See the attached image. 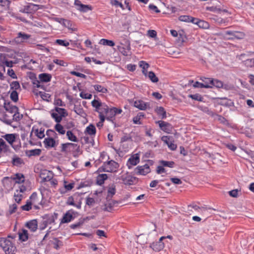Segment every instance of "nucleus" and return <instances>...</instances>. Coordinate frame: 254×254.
I'll return each mask as SVG.
<instances>
[{
    "label": "nucleus",
    "instance_id": "nucleus-1",
    "mask_svg": "<svg viewBox=\"0 0 254 254\" xmlns=\"http://www.w3.org/2000/svg\"><path fill=\"white\" fill-rule=\"evenodd\" d=\"M117 49L125 56H130L131 54L130 41L127 39H124L120 45L117 46Z\"/></svg>",
    "mask_w": 254,
    "mask_h": 254
},
{
    "label": "nucleus",
    "instance_id": "nucleus-2",
    "mask_svg": "<svg viewBox=\"0 0 254 254\" xmlns=\"http://www.w3.org/2000/svg\"><path fill=\"white\" fill-rule=\"evenodd\" d=\"M105 165V170L104 171L106 172H116L119 167V164L114 160H110L106 162H104Z\"/></svg>",
    "mask_w": 254,
    "mask_h": 254
},
{
    "label": "nucleus",
    "instance_id": "nucleus-3",
    "mask_svg": "<svg viewBox=\"0 0 254 254\" xmlns=\"http://www.w3.org/2000/svg\"><path fill=\"white\" fill-rule=\"evenodd\" d=\"M40 8V5L31 3L24 6L23 8L20 10V12L26 13H33L36 12Z\"/></svg>",
    "mask_w": 254,
    "mask_h": 254
},
{
    "label": "nucleus",
    "instance_id": "nucleus-4",
    "mask_svg": "<svg viewBox=\"0 0 254 254\" xmlns=\"http://www.w3.org/2000/svg\"><path fill=\"white\" fill-rule=\"evenodd\" d=\"M120 180L126 185H131L137 182L136 177H132L127 174L122 175L120 177Z\"/></svg>",
    "mask_w": 254,
    "mask_h": 254
},
{
    "label": "nucleus",
    "instance_id": "nucleus-5",
    "mask_svg": "<svg viewBox=\"0 0 254 254\" xmlns=\"http://www.w3.org/2000/svg\"><path fill=\"white\" fill-rule=\"evenodd\" d=\"M156 123L159 125L160 128L163 131L168 133L172 132L173 127L170 124L163 121H156Z\"/></svg>",
    "mask_w": 254,
    "mask_h": 254
},
{
    "label": "nucleus",
    "instance_id": "nucleus-6",
    "mask_svg": "<svg viewBox=\"0 0 254 254\" xmlns=\"http://www.w3.org/2000/svg\"><path fill=\"white\" fill-rule=\"evenodd\" d=\"M31 37V35L25 33L20 32L15 38L14 41L17 44H21L27 41Z\"/></svg>",
    "mask_w": 254,
    "mask_h": 254
},
{
    "label": "nucleus",
    "instance_id": "nucleus-7",
    "mask_svg": "<svg viewBox=\"0 0 254 254\" xmlns=\"http://www.w3.org/2000/svg\"><path fill=\"white\" fill-rule=\"evenodd\" d=\"M134 172L137 175H145L150 172L149 166L147 164H145L143 166H140L137 167Z\"/></svg>",
    "mask_w": 254,
    "mask_h": 254
},
{
    "label": "nucleus",
    "instance_id": "nucleus-8",
    "mask_svg": "<svg viewBox=\"0 0 254 254\" xmlns=\"http://www.w3.org/2000/svg\"><path fill=\"white\" fill-rule=\"evenodd\" d=\"M165 239V237H161L159 241L156 243H153L150 246L154 251L158 252L162 250L164 247V244L162 240Z\"/></svg>",
    "mask_w": 254,
    "mask_h": 254
},
{
    "label": "nucleus",
    "instance_id": "nucleus-9",
    "mask_svg": "<svg viewBox=\"0 0 254 254\" xmlns=\"http://www.w3.org/2000/svg\"><path fill=\"white\" fill-rule=\"evenodd\" d=\"M74 213V211L72 209L68 210L64 215L63 218L61 220V223H66L70 222L74 218L73 214Z\"/></svg>",
    "mask_w": 254,
    "mask_h": 254
},
{
    "label": "nucleus",
    "instance_id": "nucleus-10",
    "mask_svg": "<svg viewBox=\"0 0 254 254\" xmlns=\"http://www.w3.org/2000/svg\"><path fill=\"white\" fill-rule=\"evenodd\" d=\"M74 4L76 6H78L79 7L77 9L81 12H86L88 10H92L91 6L89 5H85L81 3V1L79 0H75Z\"/></svg>",
    "mask_w": 254,
    "mask_h": 254
},
{
    "label": "nucleus",
    "instance_id": "nucleus-11",
    "mask_svg": "<svg viewBox=\"0 0 254 254\" xmlns=\"http://www.w3.org/2000/svg\"><path fill=\"white\" fill-rule=\"evenodd\" d=\"M53 177V174L52 171L45 170L40 174V178L43 182L50 181L52 180Z\"/></svg>",
    "mask_w": 254,
    "mask_h": 254
},
{
    "label": "nucleus",
    "instance_id": "nucleus-12",
    "mask_svg": "<svg viewBox=\"0 0 254 254\" xmlns=\"http://www.w3.org/2000/svg\"><path fill=\"white\" fill-rule=\"evenodd\" d=\"M171 138H172V137L163 136L161 138V140L168 145V147L171 150H175L177 148V145L170 140Z\"/></svg>",
    "mask_w": 254,
    "mask_h": 254
},
{
    "label": "nucleus",
    "instance_id": "nucleus-13",
    "mask_svg": "<svg viewBox=\"0 0 254 254\" xmlns=\"http://www.w3.org/2000/svg\"><path fill=\"white\" fill-rule=\"evenodd\" d=\"M3 107L6 111L10 113H15V112L19 111V109L17 107L11 104L9 102L4 103Z\"/></svg>",
    "mask_w": 254,
    "mask_h": 254
},
{
    "label": "nucleus",
    "instance_id": "nucleus-14",
    "mask_svg": "<svg viewBox=\"0 0 254 254\" xmlns=\"http://www.w3.org/2000/svg\"><path fill=\"white\" fill-rule=\"evenodd\" d=\"M77 145L76 144L72 143H62L61 144V152L64 153H67L69 152L70 147H77ZM79 146H78V148H79Z\"/></svg>",
    "mask_w": 254,
    "mask_h": 254
},
{
    "label": "nucleus",
    "instance_id": "nucleus-15",
    "mask_svg": "<svg viewBox=\"0 0 254 254\" xmlns=\"http://www.w3.org/2000/svg\"><path fill=\"white\" fill-rule=\"evenodd\" d=\"M43 142L46 148L54 147L56 146V141L53 137L45 138Z\"/></svg>",
    "mask_w": 254,
    "mask_h": 254
},
{
    "label": "nucleus",
    "instance_id": "nucleus-16",
    "mask_svg": "<svg viewBox=\"0 0 254 254\" xmlns=\"http://www.w3.org/2000/svg\"><path fill=\"white\" fill-rule=\"evenodd\" d=\"M139 162V157L138 154L132 156L128 160L127 162V165L129 168L131 166H135Z\"/></svg>",
    "mask_w": 254,
    "mask_h": 254
},
{
    "label": "nucleus",
    "instance_id": "nucleus-17",
    "mask_svg": "<svg viewBox=\"0 0 254 254\" xmlns=\"http://www.w3.org/2000/svg\"><path fill=\"white\" fill-rule=\"evenodd\" d=\"M196 20L194 21L193 24H196L199 28L203 29H208L209 24L208 22L195 18Z\"/></svg>",
    "mask_w": 254,
    "mask_h": 254
},
{
    "label": "nucleus",
    "instance_id": "nucleus-18",
    "mask_svg": "<svg viewBox=\"0 0 254 254\" xmlns=\"http://www.w3.org/2000/svg\"><path fill=\"white\" fill-rule=\"evenodd\" d=\"M10 151L9 146L6 144L2 138H0V152L7 153Z\"/></svg>",
    "mask_w": 254,
    "mask_h": 254
},
{
    "label": "nucleus",
    "instance_id": "nucleus-19",
    "mask_svg": "<svg viewBox=\"0 0 254 254\" xmlns=\"http://www.w3.org/2000/svg\"><path fill=\"white\" fill-rule=\"evenodd\" d=\"M200 80L203 82V86L205 88H212L211 84L213 83V78H206L204 77H200Z\"/></svg>",
    "mask_w": 254,
    "mask_h": 254
},
{
    "label": "nucleus",
    "instance_id": "nucleus-20",
    "mask_svg": "<svg viewBox=\"0 0 254 254\" xmlns=\"http://www.w3.org/2000/svg\"><path fill=\"white\" fill-rule=\"evenodd\" d=\"M50 244L53 246V248L56 250H59L63 246L62 241L59 240L57 238H54L50 241Z\"/></svg>",
    "mask_w": 254,
    "mask_h": 254
},
{
    "label": "nucleus",
    "instance_id": "nucleus-21",
    "mask_svg": "<svg viewBox=\"0 0 254 254\" xmlns=\"http://www.w3.org/2000/svg\"><path fill=\"white\" fill-rule=\"evenodd\" d=\"M148 104L142 100H137L134 102V106L139 110H145L147 107Z\"/></svg>",
    "mask_w": 254,
    "mask_h": 254
},
{
    "label": "nucleus",
    "instance_id": "nucleus-22",
    "mask_svg": "<svg viewBox=\"0 0 254 254\" xmlns=\"http://www.w3.org/2000/svg\"><path fill=\"white\" fill-rule=\"evenodd\" d=\"M26 227L31 230L32 232L37 230L38 227V223L36 220L34 219L28 222L26 224Z\"/></svg>",
    "mask_w": 254,
    "mask_h": 254
},
{
    "label": "nucleus",
    "instance_id": "nucleus-23",
    "mask_svg": "<svg viewBox=\"0 0 254 254\" xmlns=\"http://www.w3.org/2000/svg\"><path fill=\"white\" fill-rule=\"evenodd\" d=\"M41 153V150L40 149H35L29 150H26L25 154L26 156L30 157L31 156H39Z\"/></svg>",
    "mask_w": 254,
    "mask_h": 254
},
{
    "label": "nucleus",
    "instance_id": "nucleus-24",
    "mask_svg": "<svg viewBox=\"0 0 254 254\" xmlns=\"http://www.w3.org/2000/svg\"><path fill=\"white\" fill-rule=\"evenodd\" d=\"M39 78L41 82H48L51 81L52 75L47 73H41L39 75Z\"/></svg>",
    "mask_w": 254,
    "mask_h": 254
},
{
    "label": "nucleus",
    "instance_id": "nucleus-25",
    "mask_svg": "<svg viewBox=\"0 0 254 254\" xmlns=\"http://www.w3.org/2000/svg\"><path fill=\"white\" fill-rule=\"evenodd\" d=\"M179 20L181 21L191 22L192 23L196 20L195 18L190 15H181L179 17Z\"/></svg>",
    "mask_w": 254,
    "mask_h": 254
},
{
    "label": "nucleus",
    "instance_id": "nucleus-26",
    "mask_svg": "<svg viewBox=\"0 0 254 254\" xmlns=\"http://www.w3.org/2000/svg\"><path fill=\"white\" fill-rule=\"evenodd\" d=\"M66 204L67 205H72L76 207L78 209L81 208V202H79L77 204L74 203V198L73 196H70L68 197L67 200L66 202Z\"/></svg>",
    "mask_w": 254,
    "mask_h": 254
},
{
    "label": "nucleus",
    "instance_id": "nucleus-27",
    "mask_svg": "<svg viewBox=\"0 0 254 254\" xmlns=\"http://www.w3.org/2000/svg\"><path fill=\"white\" fill-rule=\"evenodd\" d=\"M155 111L158 116H161L162 119H164L166 118V112L163 107H157Z\"/></svg>",
    "mask_w": 254,
    "mask_h": 254
},
{
    "label": "nucleus",
    "instance_id": "nucleus-28",
    "mask_svg": "<svg viewBox=\"0 0 254 254\" xmlns=\"http://www.w3.org/2000/svg\"><path fill=\"white\" fill-rule=\"evenodd\" d=\"M96 132V128L95 126L92 124H90L89 126L87 127L85 131V133H87L90 135H95Z\"/></svg>",
    "mask_w": 254,
    "mask_h": 254
},
{
    "label": "nucleus",
    "instance_id": "nucleus-29",
    "mask_svg": "<svg viewBox=\"0 0 254 254\" xmlns=\"http://www.w3.org/2000/svg\"><path fill=\"white\" fill-rule=\"evenodd\" d=\"M108 179V176L106 174H99L97 177V184L100 186H101L104 183L106 180Z\"/></svg>",
    "mask_w": 254,
    "mask_h": 254
},
{
    "label": "nucleus",
    "instance_id": "nucleus-30",
    "mask_svg": "<svg viewBox=\"0 0 254 254\" xmlns=\"http://www.w3.org/2000/svg\"><path fill=\"white\" fill-rule=\"evenodd\" d=\"M116 193V186L114 184L110 186L108 190L107 199H111Z\"/></svg>",
    "mask_w": 254,
    "mask_h": 254
},
{
    "label": "nucleus",
    "instance_id": "nucleus-31",
    "mask_svg": "<svg viewBox=\"0 0 254 254\" xmlns=\"http://www.w3.org/2000/svg\"><path fill=\"white\" fill-rule=\"evenodd\" d=\"M3 137L10 144L12 145L15 141L16 137L14 134H6Z\"/></svg>",
    "mask_w": 254,
    "mask_h": 254
},
{
    "label": "nucleus",
    "instance_id": "nucleus-32",
    "mask_svg": "<svg viewBox=\"0 0 254 254\" xmlns=\"http://www.w3.org/2000/svg\"><path fill=\"white\" fill-rule=\"evenodd\" d=\"M116 202L115 201H111L106 203L103 210L106 211L111 212L113 210V207Z\"/></svg>",
    "mask_w": 254,
    "mask_h": 254
},
{
    "label": "nucleus",
    "instance_id": "nucleus-33",
    "mask_svg": "<svg viewBox=\"0 0 254 254\" xmlns=\"http://www.w3.org/2000/svg\"><path fill=\"white\" fill-rule=\"evenodd\" d=\"M24 176L23 174L20 173H16L13 180H15V183L20 184L24 182Z\"/></svg>",
    "mask_w": 254,
    "mask_h": 254
},
{
    "label": "nucleus",
    "instance_id": "nucleus-34",
    "mask_svg": "<svg viewBox=\"0 0 254 254\" xmlns=\"http://www.w3.org/2000/svg\"><path fill=\"white\" fill-rule=\"evenodd\" d=\"M99 44L103 45H107L110 47L115 46V43L113 41L105 39H102L99 42Z\"/></svg>",
    "mask_w": 254,
    "mask_h": 254
},
{
    "label": "nucleus",
    "instance_id": "nucleus-35",
    "mask_svg": "<svg viewBox=\"0 0 254 254\" xmlns=\"http://www.w3.org/2000/svg\"><path fill=\"white\" fill-rule=\"evenodd\" d=\"M12 163L14 166H19L24 164L23 160L20 157H17L16 155L12 158Z\"/></svg>",
    "mask_w": 254,
    "mask_h": 254
},
{
    "label": "nucleus",
    "instance_id": "nucleus-36",
    "mask_svg": "<svg viewBox=\"0 0 254 254\" xmlns=\"http://www.w3.org/2000/svg\"><path fill=\"white\" fill-rule=\"evenodd\" d=\"M19 239L22 241H26L28 239V233L27 230L23 229L22 233L19 234Z\"/></svg>",
    "mask_w": 254,
    "mask_h": 254
},
{
    "label": "nucleus",
    "instance_id": "nucleus-37",
    "mask_svg": "<svg viewBox=\"0 0 254 254\" xmlns=\"http://www.w3.org/2000/svg\"><path fill=\"white\" fill-rule=\"evenodd\" d=\"M93 87L95 90L99 92H101L103 93H106L108 92V89L101 86V85L96 84L93 85Z\"/></svg>",
    "mask_w": 254,
    "mask_h": 254
},
{
    "label": "nucleus",
    "instance_id": "nucleus-38",
    "mask_svg": "<svg viewBox=\"0 0 254 254\" xmlns=\"http://www.w3.org/2000/svg\"><path fill=\"white\" fill-rule=\"evenodd\" d=\"M139 66L142 68V72L145 75H147V70H146L147 68L149 65L148 64L146 63L144 61H141L139 62Z\"/></svg>",
    "mask_w": 254,
    "mask_h": 254
},
{
    "label": "nucleus",
    "instance_id": "nucleus-39",
    "mask_svg": "<svg viewBox=\"0 0 254 254\" xmlns=\"http://www.w3.org/2000/svg\"><path fill=\"white\" fill-rule=\"evenodd\" d=\"M66 136L67 138L72 141L73 142H77L78 139L76 136L72 133V132L70 130H68L66 132Z\"/></svg>",
    "mask_w": 254,
    "mask_h": 254
},
{
    "label": "nucleus",
    "instance_id": "nucleus-40",
    "mask_svg": "<svg viewBox=\"0 0 254 254\" xmlns=\"http://www.w3.org/2000/svg\"><path fill=\"white\" fill-rule=\"evenodd\" d=\"M115 111L113 110V108L109 109L106 113V118L108 120L111 121L112 119L116 116L114 113Z\"/></svg>",
    "mask_w": 254,
    "mask_h": 254
},
{
    "label": "nucleus",
    "instance_id": "nucleus-41",
    "mask_svg": "<svg viewBox=\"0 0 254 254\" xmlns=\"http://www.w3.org/2000/svg\"><path fill=\"white\" fill-rule=\"evenodd\" d=\"M211 85L212 88L213 87H216L218 88H223L224 86L223 83L221 81L214 78L213 83L211 84Z\"/></svg>",
    "mask_w": 254,
    "mask_h": 254
},
{
    "label": "nucleus",
    "instance_id": "nucleus-42",
    "mask_svg": "<svg viewBox=\"0 0 254 254\" xmlns=\"http://www.w3.org/2000/svg\"><path fill=\"white\" fill-rule=\"evenodd\" d=\"M91 104L92 106L96 108L95 111L96 112H99V109L102 104L101 102L95 99L92 101Z\"/></svg>",
    "mask_w": 254,
    "mask_h": 254
},
{
    "label": "nucleus",
    "instance_id": "nucleus-43",
    "mask_svg": "<svg viewBox=\"0 0 254 254\" xmlns=\"http://www.w3.org/2000/svg\"><path fill=\"white\" fill-rule=\"evenodd\" d=\"M160 164L164 167H168L170 168L174 167L175 162L174 161H167L161 160L160 162Z\"/></svg>",
    "mask_w": 254,
    "mask_h": 254
},
{
    "label": "nucleus",
    "instance_id": "nucleus-44",
    "mask_svg": "<svg viewBox=\"0 0 254 254\" xmlns=\"http://www.w3.org/2000/svg\"><path fill=\"white\" fill-rule=\"evenodd\" d=\"M148 76L153 82L156 83L158 81V77L153 71H149L148 74Z\"/></svg>",
    "mask_w": 254,
    "mask_h": 254
},
{
    "label": "nucleus",
    "instance_id": "nucleus-45",
    "mask_svg": "<svg viewBox=\"0 0 254 254\" xmlns=\"http://www.w3.org/2000/svg\"><path fill=\"white\" fill-rule=\"evenodd\" d=\"M189 97L198 101H202L203 99L201 95L198 93L195 94H190L189 95Z\"/></svg>",
    "mask_w": 254,
    "mask_h": 254
},
{
    "label": "nucleus",
    "instance_id": "nucleus-46",
    "mask_svg": "<svg viewBox=\"0 0 254 254\" xmlns=\"http://www.w3.org/2000/svg\"><path fill=\"white\" fill-rule=\"evenodd\" d=\"M55 129L60 134H64L65 132V130L62 125L60 124H57L55 127Z\"/></svg>",
    "mask_w": 254,
    "mask_h": 254
},
{
    "label": "nucleus",
    "instance_id": "nucleus-47",
    "mask_svg": "<svg viewBox=\"0 0 254 254\" xmlns=\"http://www.w3.org/2000/svg\"><path fill=\"white\" fill-rule=\"evenodd\" d=\"M35 133L36 135L40 139L43 138L45 136L44 129L42 128H41L39 130L38 129H36Z\"/></svg>",
    "mask_w": 254,
    "mask_h": 254
},
{
    "label": "nucleus",
    "instance_id": "nucleus-48",
    "mask_svg": "<svg viewBox=\"0 0 254 254\" xmlns=\"http://www.w3.org/2000/svg\"><path fill=\"white\" fill-rule=\"evenodd\" d=\"M10 97L13 102H17L18 100V94L17 92L15 90H13L10 93Z\"/></svg>",
    "mask_w": 254,
    "mask_h": 254
},
{
    "label": "nucleus",
    "instance_id": "nucleus-49",
    "mask_svg": "<svg viewBox=\"0 0 254 254\" xmlns=\"http://www.w3.org/2000/svg\"><path fill=\"white\" fill-rule=\"evenodd\" d=\"M55 110L58 113V114H60L61 116L64 117L67 115L66 110L64 108L56 107L55 108Z\"/></svg>",
    "mask_w": 254,
    "mask_h": 254
},
{
    "label": "nucleus",
    "instance_id": "nucleus-50",
    "mask_svg": "<svg viewBox=\"0 0 254 254\" xmlns=\"http://www.w3.org/2000/svg\"><path fill=\"white\" fill-rule=\"evenodd\" d=\"M55 43L64 47H67L69 46V43L65 40H62V39H57L55 41Z\"/></svg>",
    "mask_w": 254,
    "mask_h": 254
},
{
    "label": "nucleus",
    "instance_id": "nucleus-51",
    "mask_svg": "<svg viewBox=\"0 0 254 254\" xmlns=\"http://www.w3.org/2000/svg\"><path fill=\"white\" fill-rule=\"evenodd\" d=\"M32 202L27 200V201L26 202V204L25 205L21 206V208L23 210L29 211L32 208Z\"/></svg>",
    "mask_w": 254,
    "mask_h": 254
},
{
    "label": "nucleus",
    "instance_id": "nucleus-52",
    "mask_svg": "<svg viewBox=\"0 0 254 254\" xmlns=\"http://www.w3.org/2000/svg\"><path fill=\"white\" fill-rule=\"evenodd\" d=\"M51 116L53 118H54L55 121L59 124L60 123L62 120L63 116L61 115H59L58 113H53L51 114Z\"/></svg>",
    "mask_w": 254,
    "mask_h": 254
},
{
    "label": "nucleus",
    "instance_id": "nucleus-53",
    "mask_svg": "<svg viewBox=\"0 0 254 254\" xmlns=\"http://www.w3.org/2000/svg\"><path fill=\"white\" fill-rule=\"evenodd\" d=\"M217 117V120L220 122V123L223 124V125H227L228 124V121L224 117H222L221 115H219L218 114L216 115Z\"/></svg>",
    "mask_w": 254,
    "mask_h": 254
},
{
    "label": "nucleus",
    "instance_id": "nucleus-54",
    "mask_svg": "<svg viewBox=\"0 0 254 254\" xmlns=\"http://www.w3.org/2000/svg\"><path fill=\"white\" fill-rule=\"evenodd\" d=\"M17 206L15 203L9 205L8 209L9 215H11L13 213H15L16 212V210H17Z\"/></svg>",
    "mask_w": 254,
    "mask_h": 254
},
{
    "label": "nucleus",
    "instance_id": "nucleus-55",
    "mask_svg": "<svg viewBox=\"0 0 254 254\" xmlns=\"http://www.w3.org/2000/svg\"><path fill=\"white\" fill-rule=\"evenodd\" d=\"M109 108L106 105H102V106L100 107L99 112H98L99 113L101 114H105L107 113L108 111L109 110Z\"/></svg>",
    "mask_w": 254,
    "mask_h": 254
},
{
    "label": "nucleus",
    "instance_id": "nucleus-56",
    "mask_svg": "<svg viewBox=\"0 0 254 254\" xmlns=\"http://www.w3.org/2000/svg\"><path fill=\"white\" fill-rule=\"evenodd\" d=\"M54 222V219L53 218L52 219H50L48 221H44L43 222L41 226H40V230H43L47 226L48 223H52Z\"/></svg>",
    "mask_w": 254,
    "mask_h": 254
},
{
    "label": "nucleus",
    "instance_id": "nucleus-57",
    "mask_svg": "<svg viewBox=\"0 0 254 254\" xmlns=\"http://www.w3.org/2000/svg\"><path fill=\"white\" fill-rule=\"evenodd\" d=\"M37 198H38L37 193L36 192H33L30 197V199L31 200V201H30L32 202V204L37 203H38V201L37 200Z\"/></svg>",
    "mask_w": 254,
    "mask_h": 254
},
{
    "label": "nucleus",
    "instance_id": "nucleus-58",
    "mask_svg": "<svg viewBox=\"0 0 254 254\" xmlns=\"http://www.w3.org/2000/svg\"><path fill=\"white\" fill-rule=\"evenodd\" d=\"M10 85L11 89H14L15 91L20 88L19 82L16 81L12 82Z\"/></svg>",
    "mask_w": 254,
    "mask_h": 254
},
{
    "label": "nucleus",
    "instance_id": "nucleus-59",
    "mask_svg": "<svg viewBox=\"0 0 254 254\" xmlns=\"http://www.w3.org/2000/svg\"><path fill=\"white\" fill-rule=\"evenodd\" d=\"M95 203V199L92 197H88L86 199V204L92 206Z\"/></svg>",
    "mask_w": 254,
    "mask_h": 254
},
{
    "label": "nucleus",
    "instance_id": "nucleus-60",
    "mask_svg": "<svg viewBox=\"0 0 254 254\" xmlns=\"http://www.w3.org/2000/svg\"><path fill=\"white\" fill-rule=\"evenodd\" d=\"M211 19H213L216 23L221 24L225 22V20L222 18L221 17H218L217 16L214 15L213 17L211 18Z\"/></svg>",
    "mask_w": 254,
    "mask_h": 254
},
{
    "label": "nucleus",
    "instance_id": "nucleus-61",
    "mask_svg": "<svg viewBox=\"0 0 254 254\" xmlns=\"http://www.w3.org/2000/svg\"><path fill=\"white\" fill-rule=\"evenodd\" d=\"M80 97H81L82 99H90L92 95L91 94L85 93L84 92H81L80 93Z\"/></svg>",
    "mask_w": 254,
    "mask_h": 254
},
{
    "label": "nucleus",
    "instance_id": "nucleus-62",
    "mask_svg": "<svg viewBox=\"0 0 254 254\" xmlns=\"http://www.w3.org/2000/svg\"><path fill=\"white\" fill-rule=\"evenodd\" d=\"M74 183H72L69 184H67V182L65 181H64V187L67 191L71 190L74 188Z\"/></svg>",
    "mask_w": 254,
    "mask_h": 254
},
{
    "label": "nucleus",
    "instance_id": "nucleus-63",
    "mask_svg": "<svg viewBox=\"0 0 254 254\" xmlns=\"http://www.w3.org/2000/svg\"><path fill=\"white\" fill-rule=\"evenodd\" d=\"M63 25L69 29H72V23L71 21L69 20L63 19Z\"/></svg>",
    "mask_w": 254,
    "mask_h": 254
},
{
    "label": "nucleus",
    "instance_id": "nucleus-64",
    "mask_svg": "<svg viewBox=\"0 0 254 254\" xmlns=\"http://www.w3.org/2000/svg\"><path fill=\"white\" fill-rule=\"evenodd\" d=\"M13 117L14 120L15 121H19L22 119L23 115L22 114H20L19 112L17 111V112H15L14 114Z\"/></svg>",
    "mask_w": 254,
    "mask_h": 254
}]
</instances>
